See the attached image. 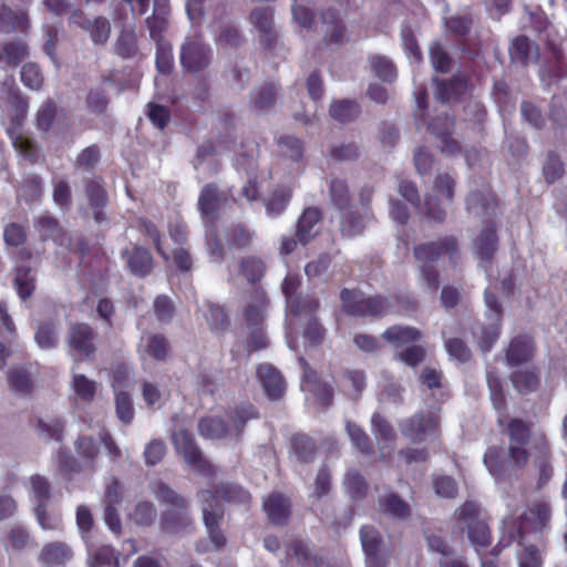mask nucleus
Segmentation results:
<instances>
[{"label": "nucleus", "instance_id": "1", "mask_svg": "<svg viewBox=\"0 0 567 567\" xmlns=\"http://www.w3.org/2000/svg\"><path fill=\"white\" fill-rule=\"evenodd\" d=\"M507 433L511 444L507 449L508 462L504 460L503 450L491 446L484 454V464L496 481L509 478V466L523 470L529 462L530 453L525 447L530 441V424L522 419L513 417L507 423Z\"/></svg>", "mask_w": 567, "mask_h": 567}, {"label": "nucleus", "instance_id": "2", "mask_svg": "<svg viewBox=\"0 0 567 567\" xmlns=\"http://www.w3.org/2000/svg\"><path fill=\"white\" fill-rule=\"evenodd\" d=\"M414 259L420 264V274L427 288L436 292L440 287V275L435 262L442 258L455 267L461 259L458 239L454 235H445L435 240L416 244L413 247Z\"/></svg>", "mask_w": 567, "mask_h": 567}, {"label": "nucleus", "instance_id": "3", "mask_svg": "<svg viewBox=\"0 0 567 567\" xmlns=\"http://www.w3.org/2000/svg\"><path fill=\"white\" fill-rule=\"evenodd\" d=\"M152 493L165 508L159 516V529L165 535L177 536L195 528L188 499L163 481L152 485Z\"/></svg>", "mask_w": 567, "mask_h": 567}, {"label": "nucleus", "instance_id": "4", "mask_svg": "<svg viewBox=\"0 0 567 567\" xmlns=\"http://www.w3.org/2000/svg\"><path fill=\"white\" fill-rule=\"evenodd\" d=\"M74 251L80 255V270L93 287H105L109 281L111 258L101 244H90L82 237L74 244Z\"/></svg>", "mask_w": 567, "mask_h": 567}, {"label": "nucleus", "instance_id": "5", "mask_svg": "<svg viewBox=\"0 0 567 567\" xmlns=\"http://www.w3.org/2000/svg\"><path fill=\"white\" fill-rule=\"evenodd\" d=\"M342 310L346 315L358 318H382L392 313L393 302L383 295L365 296L358 289L343 288L340 291Z\"/></svg>", "mask_w": 567, "mask_h": 567}, {"label": "nucleus", "instance_id": "6", "mask_svg": "<svg viewBox=\"0 0 567 567\" xmlns=\"http://www.w3.org/2000/svg\"><path fill=\"white\" fill-rule=\"evenodd\" d=\"M456 520L467 527V537L480 554L492 544L491 528L482 517L481 504L476 501H465L456 511Z\"/></svg>", "mask_w": 567, "mask_h": 567}, {"label": "nucleus", "instance_id": "7", "mask_svg": "<svg viewBox=\"0 0 567 567\" xmlns=\"http://www.w3.org/2000/svg\"><path fill=\"white\" fill-rule=\"evenodd\" d=\"M172 442L176 453L183 456L185 463L195 472L207 477L216 475V467L204 456L190 431L186 429L175 431L172 435Z\"/></svg>", "mask_w": 567, "mask_h": 567}, {"label": "nucleus", "instance_id": "8", "mask_svg": "<svg viewBox=\"0 0 567 567\" xmlns=\"http://www.w3.org/2000/svg\"><path fill=\"white\" fill-rule=\"evenodd\" d=\"M399 430L406 440L413 443H421L424 442L427 436L440 435L441 417L439 412L421 410L401 420Z\"/></svg>", "mask_w": 567, "mask_h": 567}, {"label": "nucleus", "instance_id": "9", "mask_svg": "<svg viewBox=\"0 0 567 567\" xmlns=\"http://www.w3.org/2000/svg\"><path fill=\"white\" fill-rule=\"evenodd\" d=\"M197 497L203 505V523L207 529L208 537L215 550H220L227 543L226 536L220 528L224 509L221 506H218L216 495L209 489L198 491Z\"/></svg>", "mask_w": 567, "mask_h": 567}, {"label": "nucleus", "instance_id": "10", "mask_svg": "<svg viewBox=\"0 0 567 567\" xmlns=\"http://www.w3.org/2000/svg\"><path fill=\"white\" fill-rule=\"evenodd\" d=\"M487 307V324H482L480 330L475 332L477 343L482 352H488L498 340L502 332L503 306L496 293L489 289L484 293Z\"/></svg>", "mask_w": 567, "mask_h": 567}, {"label": "nucleus", "instance_id": "11", "mask_svg": "<svg viewBox=\"0 0 567 567\" xmlns=\"http://www.w3.org/2000/svg\"><path fill=\"white\" fill-rule=\"evenodd\" d=\"M212 50L200 34L187 38L181 49V63L188 72H200L210 63Z\"/></svg>", "mask_w": 567, "mask_h": 567}, {"label": "nucleus", "instance_id": "12", "mask_svg": "<svg viewBox=\"0 0 567 567\" xmlns=\"http://www.w3.org/2000/svg\"><path fill=\"white\" fill-rule=\"evenodd\" d=\"M82 185L87 205L92 210L94 221L96 224H102L106 220L104 209L109 203V195L104 187L103 176L96 174L91 177L86 176L82 179Z\"/></svg>", "mask_w": 567, "mask_h": 567}, {"label": "nucleus", "instance_id": "13", "mask_svg": "<svg viewBox=\"0 0 567 567\" xmlns=\"http://www.w3.org/2000/svg\"><path fill=\"white\" fill-rule=\"evenodd\" d=\"M455 126L454 117L449 114H441L432 118L427 125L429 132L439 141V148L447 155H455L461 152V144L452 137Z\"/></svg>", "mask_w": 567, "mask_h": 567}, {"label": "nucleus", "instance_id": "14", "mask_svg": "<svg viewBox=\"0 0 567 567\" xmlns=\"http://www.w3.org/2000/svg\"><path fill=\"white\" fill-rule=\"evenodd\" d=\"M18 10H13L6 3H0V33L11 34L21 33L27 34L30 30V20L27 12L28 6L31 3L29 0L25 4L12 3Z\"/></svg>", "mask_w": 567, "mask_h": 567}, {"label": "nucleus", "instance_id": "15", "mask_svg": "<svg viewBox=\"0 0 567 567\" xmlns=\"http://www.w3.org/2000/svg\"><path fill=\"white\" fill-rule=\"evenodd\" d=\"M95 339L96 332L89 323L76 322L69 329L68 344L71 352L86 359L92 358L96 352Z\"/></svg>", "mask_w": 567, "mask_h": 567}, {"label": "nucleus", "instance_id": "16", "mask_svg": "<svg viewBox=\"0 0 567 567\" xmlns=\"http://www.w3.org/2000/svg\"><path fill=\"white\" fill-rule=\"evenodd\" d=\"M321 21L324 24L323 44L327 48H341L348 42L347 25L340 12L334 8H327L321 11Z\"/></svg>", "mask_w": 567, "mask_h": 567}, {"label": "nucleus", "instance_id": "17", "mask_svg": "<svg viewBox=\"0 0 567 567\" xmlns=\"http://www.w3.org/2000/svg\"><path fill=\"white\" fill-rule=\"evenodd\" d=\"M360 540L367 567H388V558L381 553L382 535L370 525L360 528Z\"/></svg>", "mask_w": 567, "mask_h": 567}, {"label": "nucleus", "instance_id": "18", "mask_svg": "<svg viewBox=\"0 0 567 567\" xmlns=\"http://www.w3.org/2000/svg\"><path fill=\"white\" fill-rule=\"evenodd\" d=\"M249 22L259 32V41L264 49H274L278 40L274 25V10L269 7L255 8L249 14Z\"/></svg>", "mask_w": 567, "mask_h": 567}, {"label": "nucleus", "instance_id": "19", "mask_svg": "<svg viewBox=\"0 0 567 567\" xmlns=\"http://www.w3.org/2000/svg\"><path fill=\"white\" fill-rule=\"evenodd\" d=\"M498 206L497 196L489 185L471 190L466 197V209L478 217H494Z\"/></svg>", "mask_w": 567, "mask_h": 567}, {"label": "nucleus", "instance_id": "20", "mask_svg": "<svg viewBox=\"0 0 567 567\" xmlns=\"http://www.w3.org/2000/svg\"><path fill=\"white\" fill-rule=\"evenodd\" d=\"M497 227L495 221H484L483 228L473 240L476 257L485 264H491L498 248Z\"/></svg>", "mask_w": 567, "mask_h": 567}, {"label": "nucleus", "instance_id": "21", "mask_svg": "<svg viewBox=\"0 0 567 567\" xmlns=\"http://www.w3.org/2000/svg\"><path fill=\"white\" fill-rule=\"evenodd\" d=\"M536 344L532 336L518 334L511 339L505 349V362L508 367H518L533 360Z\"/></svg>", "mask_w": 567, "mask_h": 567}, {"label": "nucleus", "instance_id": "22", "mask_svg": "<svg viewBox=\"0 0 567 567\" xmlns=\"http://www.w3.org/2000/svg\"><path fill=\"white\" fill-rule=\"evenodd\" d=\"M169 0H153V12L146 18L145 23L150 31V37L155 43L165 42L164 33L169 25Z\"/></svg>", "mask_w": 567, "mask_h": 567}, {"label": "nucleus", "instance_id": "23", "mask_svg": "<svg viewBox=\"0 0 567 567\" xmlns=\"http://www.w3.org/2000/svg\"><path fill=\"white\" fill-rule=\"evenodd\" d=\"M256 374L268 399L277 401L284 396L286 381L279 370L264 363L257 367Z\"/></svg>", "mask_w": 567, "mask_h": 567}, {"label": "nucleus", "instance_id": "24", "mask_svg": "<svg viewBox=\"0 0 567 567\" xmlns=\"http://www.w3.org/2000/svg\"><path fill=\"white\" fill-rule=\"evenodd\" d=\"M224 239L230 250H247L254 245L256 231L246 223L233 221L224 229Z\"/></svg>", "mask_w": 567, "mask_h": 567}, {"label": "nucleus", "instance_id": "25", "mask_svg": "<svg viewBox=\"0 0 567 567\" xmlns=\"http://www.w3.org/2000/svg\"><path fill=\"white\" fill-rule=\"evenodd\" d=\"M262 508L269 522L275 526L287 525L291 515L290 499L278 492H272L264 499Z\"/></svg>", "mask_w": 567, "mask_h": 567}, {"label": "nucleus", "instance_id": "26", "mask_svg": "<svg viewBox=\"0 0 567 567\" xmlns=\"http://www.w3.org/2000/svg\"><path fill=\"white\" fill-rule=\"evenodd\" d=\"M299 362L303 368V380L309 385L317 401L322 406H330L333 402L332 385L323 381L318 372L308 364L305 358H300Z\"/></svg>", "mask_w": 567, "mask_h": 567}, {"label": "nucleus", "instance_id": "27", "mask_svg": "<svg viewBox=\"0 0 567 567\" xmlns=\"http://www.w3.org/2000/svg\"><path fill=\"white\" fill-rule=\"evenodd\" d=\"M533 447L537 453L534 460V463L538 468L537 488L542 489L551 480L554 473L550 463V446L547 437L542 434L534 440Z\"/></svg>", "mask_w": 567, "mask_h": 567}, {"label": "nucleus", "instance_id": "28", "mask_svg": "<svg viewBox=\"0 0 567 567\" xmlns=\"http://www.w3.org/2000/svg\"><path fill=\"white\" fill-rule=\"evenodd\" d=\"M121 256L126 259L127 268L136 277L144 278L154 268L152 254L145 247L135 245L132 249L125 248Z\"/></svg>", "mask_w": 567, "mask_h": 567}, {"label": "nucleus", "instance_id": "29", "mask_svg": "<svg viewBox=\"0 0 567 567\" xmlns=\"http://www.w3.org/2000/svg\"><path fill=\"white\" fill-rule=\"evenodd\" d=\"M72 558L71 547L63 542L47 543L39 555V561L43 567H65Z\"/></svg>", "mask_w": 567, "mask_h": 567}, {"label": "nucleus", "instance_id": "30", "mask_svg": "<svg viewBox=\"0 0 567 567\" xmlns=\"http://www.w3.org/2000/svg\"><path fill=\"white\" fill-rule=\"evenodd\" d=\"M322 212L318 207H307L297 220L296 237L301 245H307L317 235L313 228L321 221Z\"/></svg>", "mask_w": 567, "mask_h": 567}, {"label": "nucleus", "instance_id": "31", "mask_svg": "<svg viewBox=\"0 0 567 567\" xmlns=\"http://www.w3.org/2000/svg\"><path fill=\"white\" fill-rule=\"evenodd\" d=\"M467 80L464 75L454 74L449 80L436 81V99L442 103L458 101L467 90Z\"/></svg>", "mask_w": 567, "mask_h": 567}, {"label": "nucleus", "instance_id": "32", "mask_svg": "<svg viewBox=\"0 0 567 567\" xmlns=\"http://www.w3.org/2000/svg\"><path fill=\"white\" fill-rule=\"evenodd\" d=\"M509 381L522 395L536 392L540 386V373L535 367L528 369H517L509 375Z\"/></svg>", "mask_w": 567, "mask_h": 567}, {"label": "nucleus", "instance_id": "33", "mask_svg": "<svg viewBox=\"0 0 567 567\" xmlns=\"http://www.w3.org/2000/svg\"><path fill=\"white\" fill-rule=\"evenodd\" d=\"M317 452V443L311 436L305 433H296L291 436L289 453L293 455L299 463H312Z\"/></svg>", "mask_w": 567, "mask_h": 567}, {"label": "nucleus", "instance_id": "34", "mask_svg": "<svg viewBox=\"0 0 567 567\" xmlns=\"http://www.w3.org/2000/svg\"><path fill=\"white\" fill-rule=\"evenodd\" d=\"M210 491L216 495L218 506H221L220 502H226L249 507L251 502L250 493L238 484L221 483Z\"/></svg>", "mask_w": 567, "mask_h": 567}, {"label": "nucleus", "instance_id": "35", "mask_svg": "<svg viewBox=\"0 0 567 567\" xmlns=\"http://www.w3.org/2000/svg\"><path fill=\"white\" fill-rule=\"evenodd\" d=\"M29 56L27 41L18 39L4 41L0 50V64L4 63L8 69L18 68Z\"/></svg>", "mask_w": 567, "mask_h": 567}, {"label": "nucleus", "instance_id": "36", "mask_svg": "<svg viewBox=\"0 0 567 567\" xmlns=\"http://www.w3.org/2000/svg\"><path fill=\"white\" fill-rule=\"evenodd\" d=\"M220 203V192L215 183L205 185L198 197V209L204 218L214 224L217 219V213Z\"/></svg>", "mask_w": 567, "mask_h": 567}, {"label": "nucleus", "instance_id": "37", "mask_svg": "<svg viewBox=\"0 0 567 567\" xmlns=\"http://www.w3.org/2000/svg\"><path fill=\"white\" fill-rule=\"evenodd\" d=\"M227 415L234 426L237 439H240L249 421L257 420L260 416L258 409L250 402L236 404Z\"/></svg>", "mask_w": 567, "mask_h": 567}, {"label": "nucleus", "instance_id": "38", "mask_svg": "<svg viewBox=\"0 0 567 567\" xmlns=\"http://www.w3.org/2000/svg\"><path fill=\"white\" fill-rule=\"evenodd\" d=\"M74 450L78 456L83 461L84 466L90 472H95L96 460L100 454V447L94 437L89 435H80L74 441Z\"/></svg>", "mask_w": 567, "mask_h": 567}, {"label": "nucleus", "instance_id": "39", "mask_svg": "<svg viewBox=\"0 0 567 567\" xmlns=\"http://www.w3.org/2000/svg\"><path fill=\"white\" fill-rule=\"evenodd\" d=\"M33 226L42 241H56L63 236V228L59 219L49 213H43L37 217Z\"/></svg>", "mask_w": 567, "mask_h": 567}, {"label": "nucleus", "instance_id": "40", "mask_svg": "<svg viewBox=\"0 0 567 567\" xmlns=\"http://www.w3.org/2000/svg\"><path fill=\"white\" fill-rule=\"evenodd\" d=\"M267 307V297L264 291L256 290L252 301L248 303L243 312L248 328L262 327L265 310Z\"/></svg>", "mask_w": 567, "mask_h": 567}, {"label": "nucleus", "instance_id": "41", "mask_svg": "<svg viewBox=\"0 0 567 567\" xmlns=\"http://www.w3.org/2000/svg\"><path fill=\"white\" fill-rule=\"evenodd\" d=\"M66 421L62 417L53 416L48 420L38 419L35 431L40 437L47 441L62 443L64 440Z\"/></svg>", "mask_w": 567, "mask_h": 567}, {"label": "nucleus", "instance_id": "42", "mask_svg": "<svg viewBox=\"0 0 567 567\" xmlns=\"http://www.w3.org/2000/svg\"><path fill=\"white\" fill-rule=\"evenodd\" d=\"M533 54H535V56L538 55V47L534 44L528 37L522 34L513 39L509 45V58L512 62L525 66Z\"/></svg>", "mask_w": 567, "mask_h": 567}, {"label": "nucleus", "instance_id": "43", "mask_svg": "<svg viewBox=\"0 0 567 567\" xmlns=\"http://www.w3.org/2000/svg\"><path fill=\"white\" fill-rule=\"evenodd\" d=\"M382 338L391 344L400 346L419 341L422 333L414 327L394 324L382 333Z\"/></svg>", "mask_w": 567, "mask_h": 567}, {"label": "nucleus", "instance_id": "44", "mask_svg": "<svg viewBox=\"0 0 567 567\" xmlns=\"http://www.w3.org/2000/svg\"><path fill=\"white\" fill-rule=\"evenodd\" d=\"M238 270L239 274L245 277V279L254 285L261 280L266 272V264L265 261L254 255L244 256L238 261Z\"/></svg>", "mask_w": 567, "mask_h": 567}, {"label": "nucleus", "instance_id": "45", "mask_svg": "<svg viewBox=\"0 0 567 567\" xmlns=\"http://www.w3.org/2000/svg\"><path fill=\"white\" fill-rule=\"evenodd\" d=\"M198 432L205 439H226L230 434L228 423L220 416H204L198 422Z\"/></svg>", "mask_w": 567, "mask_h": 567}, {"label": "nucleus", "instance_id": "46", "mask_svg": "<svg viewBox=\"0 0 567 567\" xmlns=\"http://www.w3.org/2000/svg\"><path fill=\"white\" fill-rule=\"evenodd\" d=\"M550 516L549 504L546 501L537 499L529 506L524 519L529 522L533 529L542 532L547 527Z\"/></svg>", "mask_w": 567, "mask_h": 567}, {"label": "nucleus", "instance_id": "47", "mask_svg": "<svg viewBox=\"0 0 567 567\" xmlns=\"http://www.w3.org/2000/svg\"><path fill=\"white\" fill-rule=\"evenodd\" d=\"M328 189L330 202L339 212H344L350 208L351 193L346 179H330Z\"/></svg>", "mask_w": 567, "mask_h": 567}, {"label": "nucleus", "instance_id": "48", "mask_svg": "<svg viewBox=\"0 0 567 567\" xmlns=\"http://www.w3.org/2000/svg\"><path fill=\"white\" fill-rule=\"evenodd\" d=\"M288 553L291 554L302 567H322L323 557L310 551L308 545L301 539H293L288 545Z\"/></svg>", "mask_w": 567, "mask_h": 567}, {"label": "nucleus", "instance_id": "49", "mask_svg": "<svg viewBox=\"0 0 567 567\" xmlns=\"http://www.w3.org/2000/svg\"><path fill=\"white\" fill-rule=\"evenodd\" d=\"M371 72L385 83H393L398 76L394 63L384 55L371 54L368 56Z\"/></svg>", "mask_w": 567, "mask_h": 567}, {"label": "nucleus", "instance_id": "50", "mask_svg": "<svg viewBox=\"0 0 567 567\" xmlns=\"http://www.w3.org/2000/svg\"><path fill=\"white\" fill-rule=\"evenodd\" d=\"M101 150L97 144H92L81 150L73 161L74 171L93 173L101 162Z\"/></svg>", "mask_w": 567, "mask_h": 567}, {"label": "nucleus", "instance_id": "51", "mask_svg": "<svg viewBox=\"0 0 567 567\" xmlns=\"http://www.w3.org/2000/svg\"><path fill=\"white\" fill-rule=\"evenodd\" d=\"M381 511L395 518L406 519L411 515V507L396 493H390L380 498Z\"/></svg>", "mask_w": 567, "mask_h": 567}, {"label": "nucleus", "instance_id": "52", "mask_svg": "<svg viewBox=\"0 0 567 567\" xmlns=\"http://www.w3.org/2000/svg\"><path fill=\"white\" fill-rule=\"evenodd\" d=\"M137 229L140 233L148 238L155 248L156 254L165 261H169V254L165 250L162 241V233L157 225L147 218L137 219Z\"/></svg>", "mask_w": 567, "mask_h": 567}, {"label": "nucleus", "instance_id": "53", "mask_svg": "<svg viewBox=\"0 0 567 567\" xmlns=\"http://www.w3.org/2000/svg\"><path fill=\"white\" fill-rule=\"evenodd\" d=\"M342 379L348 384L344 386L346 395L354 401L359 400L367 386V375L364 371L348 369L343 371Z\"/></svg>", "mask_w": 567, "mask_h": 567}, {"label": "nucleus", "instance_id": "54", "mask_svg": "<svg viewBox=\"0 0 567 567\" xmlns=\"http://www.w3.org/2000/svg\"><path fill=\"white\" fill-rule=\"evenodd\" d=\"M60 110L52 99H48L41 104L35 113V127L42 133H49L58 118Z\"/></svg>", "mask_w": 567, "mask_h": 567}, {"label": "nucleus", "instance_id": "55", "mask_svg": "<svg viewBox=\"0 0 567 567\" xmlns=\"http://www.w3.org/2000/svg\"><path fill=\"white\" fill-rule=\"evenodd\" d=\"M145 353L155 361H166L171 353L168 339L161 333H151L146 337Z\"/></svg>", "mask_w": 567, "mask_h": 567}, {"label": "nucleus", "instance_id": "56", "mask_svg": "<svg viewBox=\"0 0 567 567\" xmlns=\"http://www.w3.org/2000/svg\"><path fill=\"white\" fill-rule=\"evenodd\" d=\"M329 112L333 120L340 123H350L360 115L361 107L355 101L340 100L331 104Z\"/></svg>", "mask_w": 567, "mask_h": 567}, {"label": "nucleus", "instance_id": "57", "mask_svg": "<svg viewBox=\"0 0 567 567\" xmlns=\"http://www.w3.org/2000/svg\"><path fill=\"white\" fill-rule=\"evenodd\" d=\"M290 312L296 317H310L315 318L313 316L318 311L320 307L319 300L310 295L306 296H296L295 298H290L289 303L287 305Z\"/></svg>", "mask_w": 567, "mask_h": 567}, {"label": "nucleus", "instance_id": "58", "mask_svg": "<svg viewBox=\"0 0 567 567\" xmlns=\"http://www.w3.org/2000/svg\"><path fill=\"white\" fill-rule=\"evenodd\" d=\"M487 385L494 409L504 415L507 409L506 395L502 378L495 371L487 372Z\"/></svg>", "mask_w": 567, "mask_h": 567}, {"label": "nucleus", "instance_id": "59", "mask_svg": "<svg viewBox=\"0 0 567 567\" xmlns=\"http://www.w3.org/2000/svg\"><path fill=\"white\" fill-rule=\"evenodd\" d=\"M35 279L30 267L19 266L16 270L13 286L18 296L25 300L32 296L35 289Z\"/></svg>", "mask_w": 567, "mask_h": 567}, {"label": "nucleus", "instance_id": "60", "mask_svg": "<svg viewBox=\"0 0 567 567\" xmlns=\"http://www.w3.org/2000/svg\"><path fill=\"white\" fill-rule=\"evenodd\" d=\"M10 389L17 394H30L33 390V381L30 373L21 368H12L8 372Z\"/></svg>", "mask_w": 567, "mask_h": 567}, {"label": "nucleus", "instance_id": "61", "mask_svg": "<svg viewBox=\"0 0 567 567\" xmlns=\"http://www.w3.org/2000/svg\"><path fill=\"white\" fill-rule=\"evenodd\" d=\"M432 486L436 496L446 499H454L458 494L456 480L451 475L433 474Z\"/></svg>", "mask_w": 567, "mask_h": 567}, {"label": "nucleus", "instance_id": "62", "mask_svg": "<svg viewBox=\"0 0 567 567\" xmlns=\"http://www.w3.org/2000/svg\"><path fill=\"white\" fill-rule=\"evenodd\" d=\"M115 53L124 59H132L138 52L137 37L133 30H124L120 33L114 44Z\"/></svg>", "mask_w": 567, "mask_h": 567}, {"label": "nucleus", "instance_id": "63", "mask_svg": "<svg viewBox=\"0 0 567 567\" xmlns=\"http://www.w3.org/2000/svg\"><path fill=\"white\" fill-rule=\"evenodd\" d=\"M346 429L353 446L360 451V453L370 455L374 452L372 440L361 426L349 421L347 422Z\"/></svg>", "mask_w": 567, "mask_h": 567}, {"label": "nucleus", "instance_id": "64", "mask_svg": "<svg viewBox=\"0 0 567 567\" xmlns=\"http://www.w3.org/2000/svg\"><path fill=\"white\" fill-rule=\"evenodd\" d=\"M2 238L8 247H22L28 241V227L17 221L8 223L3 226Z\"/></svg>", "mask_w": 567, "mask_h": 567}]
</instances>
